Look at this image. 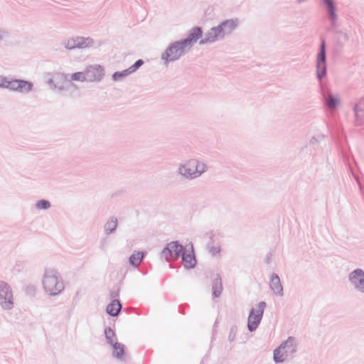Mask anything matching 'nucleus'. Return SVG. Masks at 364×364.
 <instances>
[{"label":"nucleus","mask_w":364,"mask_h":364,"mask_svg":"<svg viewBox=\"0 0 364 364\" xmlns=\"http://www.w3.org/2000/svg\"><path fill=\"white\" fill-rule=\"evenodd\" d=\"M46 83L53 92L70 97H73V92L78 89L75 84L68 79L67 75L62 73H53L47 79Z\"/></svg>","instance_id":"nucleus-1"},{"label":"nucleus","mask_w":364,"mask_h":364,"mask_svg":"<svg viewBox=\"0 0 364 364\" xmlns=\"http://www.w3.org/2000/svg\"><path fill=\"white\" fill-rule=\"evenodd\" d=\"M43 285L45 291L50 296L60 294L64 290L63 279L60 273L53 269H46L43 277Z\"/></svg>","instance_id":"nucleus-2"},{"label":"nucleus","mask_w":364,"mask_h":364,"mask_svg":"<svg viewBox=\"0 0 364 364\" xmlns=\"http://www.w3.org/2000/svg\"><path fill=\"white\" fill-rule=\"evenodd\" d=\"M298 350L296 338L289 336L273 350V360L276 363H282L292 360Z\"/></svg>","instance_id":"nucleus-3"},{"label":"nucleus","mask_w":364,"mask_h":364,"mask_svg":"<svg viewBox=\"0 0 364 364\" xmlns=\"http://www.w3.org/2000/svg\"><path fill=\"white\" fill-rule=\"evenodd\" d=\"M189 50L180 40L175 41L168 44L165 50L161 55L163 65L168 67L170 63L180 60L186 55Z\"/></svg>","instance_id":"nucleus-4"},{"label":"nucleus","mask_w":364,"mask_h":364,"mask_svg":"<svg viewBox=\"0 0 364 364\" xmlns=\"http://www.w3.org/2000/svg\"><path fill=\"white\" fill-rule=\"evenodd\" d=\"M266 306L264 301H260L250 310L247 318V328L250 332L255 331L258 328Z\"/></svg>","instance_id":"nucleus-5"},{"label":"nucleus","mask_w":364,"mask_h":364,"mask_svg":"<svg viewBox=\"0 0 364 364\" xmlns=\"http://www.w3.org/2000/svg\"><path fill=\"white\" fill-rule=\"evenodd\" d=\"M326 46L325 40L322 39L316 56V77L320 82L326 77Z\"/></svg>","instance_id":"nucleus-6"},{"label":"nucleus","mask_w":364,"mask_h":364,"mask_svg":"<svg viewBox=\"0 0 364 364\" xmlns=\"http://www.w3.org/2000/svg\"><path fill=\"white\" fill-rule=\"evenodd\" d=\"M0 306L4 310L14 308V297L11 287L5 282H0Z\"/></svg>","instance_id":"nucleus-7"},{"label":"nucleus","mask_w":364,"mask_h":364,"mask_svg":"<svg viewBox=\"0 0 364 364\" xmlns=\"http://www.w3.org/2000/svg\"><path fill=\"white\" fill-rule=\"evenodd\" d=\"M225 35L223 31L221 23L217 26L212 27L207 32L205 33L203 38L199 42L200 45L212 43L218 41L223 40Z\"/></svg>","instance_id":"nucleus-8"},{"label":"nucleus","mask_w":364,"mask_h":364,"mask_svg":"<svg viewBox=\"0 0 364 364\" xmlns=\"http://www.w3.org/2000/svg\"><path fill=\"white\" fill-rule=\"evenodd\" d=\"M183 247L178 241H173L166 245L161 252V257L166 261L176 260L179 258Z\"/></svg>","instance_id":"nucleus-9"},{"label":"nucleus","mask_w":364,"mask_h":364,"mask_svg":"<svg viewBox=\"0 0 364 364\" xmlns=\"http://www.w3.org/2000/svg\"><path fill=\"white\" fill-rule=\"evenodd\" d=\"M33 87V84L30 81L9 77L7 89L13 92L27 94L32 90Z\"/></svg>","instance_id":"nucleus-10"},{"label":"nucleus","mask_w":364,"mask_h":364,"mask_svg":"<svg viewBox=\"0 0 364 364\" xmlns=\"http://www.w3.org/2000/svg\"><path fill=\"white\" fill-rule=\"evenodd\" d=\"M322 2L330 22L331 29L336 28L338 27V14L335 0H322Z\"/></svg>","instance_id":"nucleus-11"},{"label":"nucleus","mask_w":364,"mask_h":364,"mask_svg":"<svg viewBox=\"0 0 364 364\" xmlns=\"http://www.w3.org/2000/svg\"><path fill=\"white\" fill-rule=\"evenodd\" d=\"M87 82H100L105 75L104 68L100 65H92L85 70Z\"/></svg>","instance_id":"nucleus-12"},{"label":"nucleus","mask_w":364,"mask_h":364,"mask_svg":"<svg viewBox=\"0 0 364 364\" xmlns=\"http://www.w3.org/2000/svg\"><path fill=\"white\" fill-rule=\"evenodd\" d=\"M348 279L354 288L364 293V271L361 269H356L348 275Z\"/></svg>","instance_id":"nucleus-13"},{"label":"nucleus","mask_w":364,"mask_h":364,"mask_svg":"<svg viewBox=\"0 0 364 364\" xmlns=\"http://www.w3.org/2000/svg\"><path fill=\"white\" fill-rule=\"evenodd\" d=\"M202 37V28L200 27L196 26L190 31L189 34L186 38L181 39L180 41L186 46V48L190 50L193 47V45Z\"/></svg>","instance_id":"nucleus-14"},{"label":"nucleus","mask_w":364,"mask_h":364,"mask_svg":"<svg viewBox=\"0 0 364 364\" xmlns=\"http://www.w3.org/2000/svg\"><path fill=\"white\" fill-rule=\"evenodd\" d=\"M321 95L326 107L330 111H335L340 104L339 98L330 91L323 90Z\"/></svg>","instance_id":"nucleus-15"},{"label":"nucleus","mask_w":364,"mask_h":364,"mask_svg":"<svg viewBox=\"0 0 364 364\" xmlns=\"http://www.w3.org/2000/svg\"><path fill=\"white\" fill-rule=\"evenodd\" d=\"M191 159L186 161L185 162L181 163L178 165L177 169V173L181 176L182 178L186 180H193L196 179L195 171L191 170L188 166H192L191 165Z\"/></svg>","instance_id":"nucleus-16"},{"label":"nucleus","mask_w":364,"mask_h":364,"mask_svg":"<svg viewBox=\"0 0 364 364\" xmlns=\"http://www.w3.org/2000/svg\"><path fill=\"white\" fill-rule=\"evenodd\" d=\"M355 114V124L362 126L364 124V97L358 100L353 106Z\"/></svg>","instance_id":"nucleus-17"},{"label":"nucleus","mask_w":364,"mask_h":364,"mask_svg":"<svg viewBox=\"0 0 364 364\" xmlns=\"http://www.w3.org/2000/svg\"><path fill=\"white\" fill-rule=\"evenodd\" d=\"M182 261L186 269L193 268L196 264V259L193 252V246L191 250L188 252L186 249H183L181 253Z\"/></svg>","instance_id":"nucleus-18"},{"label":"nucleus","mask_w":364,"mask_h":364,"mask_svg":"<svg viewBox=\"0 0 364 364\" xmlns=\"http://www.w3.org/2000/svg\"><path fill=\"white\" fill-rule=\"evenodd\" d=\"M269 287L274 294L279 296H284L283 286L277 274L273 273L271 275Z\"/></svg>","instance_id":"nucleus-19"},{"label":"nucleus","mask_w":364,"mask_h":364,"mask_svg":"<svg viewBox=\"0 0 364 364\" xmlns=\"http://www.w3.org/2000/svg\"><path fill=\"white\" fill-rule=\"evenodd\" d=\"M222 26L223 28V31L225 35H230L237 28L238 24L237 19H228L221 22Z\"/></svg>","instance_id":"nucleus-20"},{"label":"nucleus","mask_w":364,"mask_h":364,"mask_svg":"<svg viewBox=\"0 0 364 364\" xmlns=\"http://www.w3.org/2000/svg\"><path fill=\"white\" fill-rule=\"evenodd\" d=\"M122 309V304L119 299H113L107 306L106 311L111 316H117Z\"/></svg>","instance_id":"nucleus-21"},{"label":"nucleus","mask_w":364,"mask_h":364,"mask_svg":"<svg viewBox=\"0 0 364 364\" xmlns=\"http://www.w3.org/2000/svg\"><path fill=\"white\" fill-rule=\"evenodd\" d=\"M191 159V165L192 166H195L194 171H195L196 177V178H198L207 171L208 166L204 162L200 161L199 160H198L196 159Z\"/></svg>","instance_id":"nucleus-22"},{"label":"nucleus","mask_w":364,"mask_h":364,"mask_svg":"<svg viewBox=\"0 0 364 364\" xmlns=\"http://www.w3.org/2000/svg\"><path fill=\"white\" fill-rule=\"evenodd\" d=\"M78 49L89 48L95 45V41L91 37L77 36Z\"/></svg>","instance_id":"nucleus-23"},{"label":"nucleus","mask_w":364,"mask_h":364,"mask_svg":"<svg viewBox=\"0 0 364 364\" xmlns=\"http://www.w3.org/2000/svg\"><path fill=\"white\" fill-rule=\"evenodd\" d=\"M118 225L117 218L115 217H112L107 221V223L104 225V232L106 235H109L113 233Z\"/></svg>","instance_id":"nucleus-24"},{"label":"nucleus","mask_w":364,"mask_h":364,"mask_svg":"<svg viewBox=\"0 0 364 364\" xmlns=\"http://www.w3.org/2000/svg\"><path fill=\"white\" fill-rule=\"evenodd\" d=\"M213 295L215 298L219 297L223 291L222 279L219 275L214 279L212 285Z\"/></svg>","instance_id":"nucleus-25"},{"label":"nucleus","mask_w":364,"mask_h":364,"mask_svg":"<svg viewBox=\"0 0 364 364\" xmlns=\"http://www.w3.org/2000/svg\"><path fill=\"white\" fill-rule=\"evenodd\" d=\"M112 346V355L113 357L122 360L124 355V346L123 344L119 343L117 341L114 342V344L111 345Z\"/></svg>","instance_id":"nucleus-26"},{"label":"nucleus","mask_w":364,"mask_h":364,"mask_svg":"<svg viewBox=\"0 0 364 364\" xmlns=\"http://www.w3.org/2000/svg\"><path fill=\"white\" fill-rule=\"evenodd\" d=\"M144 253L142 252H134L129 258V264L134 267H138L144 258Z\"/></svg>","instance_id":"nucleus-27"},{"label":"nucleus","mask_w":364,"mask_h":364,"mask_svg":"<svg viewBox=\"0 0 364 364\" xmlns=\"http://www.w3.org/2000/svg\"><path fill=\"white\" fill-rule=\"evenodd\" d=\"M62 45L65 48L68 50H74L77 48V36L71 37L68 39H65L63 41Z\"/></svg>","instance_id":"nucleus-28"},{"label":"nucleus","mask_w":364,"mask_h":364,"mask_svg":"<svg viewBox=\"0 0 364 364\" xmlns=\"http://www.w3.org/2000/svg\"><path fill=\"white\" fill-rule=\"evenodd\" d=\"M105 336L107 343L109 344L110 346L114 344L115 341L117 340L115 333L110 327L105 328Z\"/></svg>","instance_id":"nucleus-29"},{"label":"nucleus","mask_w":364,"mask_h":364,"mask_svg":"<svg viewBox=\"0 0 364 364\" xmlns=\"http://www.w3.org/2000/svg\"><path fill=\"white\" fill-rule=\"evenodd\" d=\"M337 33V43L340 47H343L346 43L349 41V36L347 33L338 31Z\"/></svg>","instance_id":"nucleus-30"},{"label":"nucleus","mask_w":364,"mask_h":364,"mask_svg":"<svg viewBox=\"0 0 364 364\" xmlns=\"http://www.w3.org/2000/svg\"><path fill=\"white\" fill-rule=\"evenodd\" d=\"M131 73L129 70V69L124 70L122 71H117L112 74V78L114 81H118L120 80L129 75H130Z\"/></svg>","instance_id":"nucleus-31"},{"label":"nucleus","mask_w":364,"mask_h":364,"mask_svg":"<svg viewBox=\"0 0 364 364\" xmlns=\"http://www.w3.org/2000/svg\"><path fill=\"white\" fill-rule=\"evenodd\" d=\"M51 207L50 203L47 200H40L35 203V208L36 210H48Z\"/></svg>","instance_id":"nucleus-32"},{"label":"nucleus","mask_w":364,"mask_h":364,"mask_svg":"<svg viewBox=\"0 0 364 364\" xmlns=\"http://www.w3.org/2000/svg\"><path fill=\"white\" fill-rule=\"evenodd\" d=\"M70 80L80 81V82L87 81L85 71L84 70L83 72L74 73L73 74L71 75Z\"/></svg>","instance_id":"nucleus-33"},{"label":"nucleus","mask_w":364,"mask_h":364,"mask_svg":"<svg viewBox=\"0 0 364 364\" xmlns=\"http://www.w3.org/2000/svg\"><path fill=\"white\" fill-rule=\"evenodd\" d=\"M143 64H144V60L141 59H139L132 66H130L128 69L132 74V73H134V72H136Z\"/></svg>","instance_id":"nucleus-34"},{"label":"nucleus","mask_w":364,"mask_h":364,"mask_svg":"<svg viewBox=\"0 0 364 364\" xmlns=\"http://www.w3.org/2000/svg\"><path fill=\"white\" fill-rule=\"evenodd\" d=\"M237 332V327L235 325L230 327V333H229V336H228V341L230 342H232L235 341V339L236 338Z\"/></svg>","instance_id":"nucleus-35"},{"label":"nucleus","mask_w":364,"mask_h":364,"mask_svg":"<svg viewBox=\"0 0 364 364\" xmlns=\"http://www.w3.org/2000/svg\"><path fill=\"white\" fill-rule=\"evenodd\" d=\"M324 136L323 134H318V136H312L309 140V144L311 146H315L318 144L321 140H323Z\"/></svg>","instance_id":"nucleus-36"},{"label":"nucleus","mask_w":364,"mask_h":364,"mask_svg":"<svg viewBox=\"0 0 364 364\" xmlns=\"http://www.w3.org/2000/svg\"><path fill=\"white\" fill-rule=\"evenodd\" d=\"M10 77L0 76V87L7 89Z\"/></svg>","instance_id":"nucleus-37"},{"label":"nucleus","mask_w":364,"mask_h":364,"mask_svg":"<svg viewBox=\"0 0 364 364\" xmlns=\"http://www.w3.org/2000/svg\"><path fill=\"white\" fill-rule=\"evenodd\" d=\"M208 251L209 252L213 255L215 256L217 254H218L220 252V247L219 246H210L208 245Z\"/></svg>","instance_id":"nucleus-38"},{"label":"nucleus","mask_w":364,"mask_h":364,"mask_svg":"<svg viewBox=\"0 0 364 364\" xmlns=\"http://www.w3.org/2000/svg\"><path fill=\"white\" fill-rule=\"evenodd\" d=\"M119 289L117 287L116 289H112L110 291V297L113 299H117L116 298L119 296Z\"/></svg>","instance_id":"nucleus-39"},{"label":"nucleus","mask_w":364,"mask_h":364,"mask_svg":"<svg viewBox=\"0 0 364 364\" xmlns=\"http://www.w3.org/2000/svg\"><path fill=\"white\" fill-rule=\"evenodd\" d=\"M272 254L271 252H269L267 256H266V259H265V262L267 264H269L270 260L272 259Z\"/></svg>","instance_id":"nucleus-40"},{"label":"nucleus","mask_w":364,"mask_h":364,"mask_svg":"<svg viewBox=\"0 0 364 364\" xmlns=\"http://www.w3.org/2000/svg\"><path fill=\"white\" fill-rule=\"evenodd\" d=\"M106 245H107V242H106V240H101V241H100V247L101 249H104V248H105V247L106 246Z\"/></svg>","instance_id":"nucleus-41"},{"label":"nucleus","mask_w":364,"mask_h":364,"mask_svg":"<svg viewBox=\"0 0 364 364\" xmlns=\"http://www.w3.org/2000/svg\"><path fill=\"white\" fill-rule=\"evenodd\" d=\"M4 37V32L1 30H0V41L3 39Z\"/></svg>","instance_id":"nucleus-42"},{"label":"nucleus","mask_w":364,"mask_h":364,"mask_svg":"<svg viewBox=\"0 0 364 364\" xmlns=\"http://www.w3.org/2000/svg\"><path fill=\"white\" fill-rule=\"evenodd\" d=\"M208 235H209L210 238L212 239V237H213L214 234L213 232V231H210V232L208 233Z\"/></svg>","instance_id":"nucleus-43"},{"label":"nucleus","mask_w":364,"mask_h":364,"mask_svg":"<svg viewBox=\"0 0 364 364\" xmlns=\"http://www.w3.org/2000/svg\"><path fill=\"white\" fill-rule=\"evenodd\" d=\"M358 185H359V187H360V190L361 191L362 193H363V186H361V184L358 182Z\"/></svg>","instance_id":"nucleus-44"},{"label":"nucleus","mask_w":364,"mask_h":364,"mask_svg":"<svg viewBox=\"0 0 364 364\" xmlns=\"http://www.w3.org/2000/svg\"><path fill=\"white\" fill-rule=\"evenodd\" d=\"M306 0H297L298 3H302L304 1H306Z\"/></svg>","instance_id":"nucleus-45"},{"label":"nucleus","mask_w":364,"mask_h":364,"mask_svg":"<svg viewBox=\"0 0 364 364\" xmlns=\"http://www.w3.org/2000/svg\"><path fill=\"white\" fill-rule=\"evenodd\" d=\"M191 170H193L194 171L195 166H188Z\"/></svg>","instance_id":"nucleus-46"},{"label":"nucleus","mask_w":364,"mask_h":364,"mask_svg":"<svg viewBox=\"0 0 364 364\" xmlns=\"http://www.w3.org/2000/svg\"><path fill=\"white\" fill-rule=\"evenodd\" d=\"M363 194H364V193H363Z\"/></svg>","instance_id":"nucleus-47"}]
</instances>
